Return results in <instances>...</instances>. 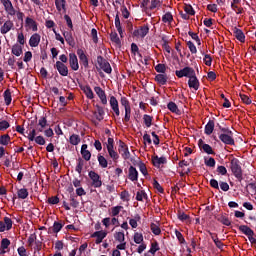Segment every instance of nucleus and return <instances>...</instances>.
Wrapping results in <instances>:
<instances>
[{
  "instance_id": "40",
  "label": "nucleus",
  "mask_w": 256,
  "mask_h": 256,
  "mask_svg": "<svg viewBox=\"0 0 256 256\" xmlns=\"http://www.w3.org/2000/svg\"><path fill=\"white\" fill-rule=\"evenodd\" d=\"M114 239L118 241V243L125 242V232H115Z\"/></svg>"
},
{
  "instance_id": "11",
  "label": "nucleus",
  "mask_w": 256,
  "mask_h": 256,
  "mask_svg": "<svg viewBox=\"0 0 256 256\" xmlns=\"http://www.w3.org/2000/svg\"><path fill=\"white\" fill-rule=\"evenodd\" d=\"M54 67L62 77H67V75H69V68L67 65L63 64V62L57 61Z\"/></svg>"
},
{
  "instance_id": "63",
  "label": "nucleus",
  "mask_w": 256,
  "mask_h": 256,
  "mask_svg": "<svg viewBox=\"0 0 256 256\" xmlns=\"http://www.w3.org/2000/svg\"><path fill=\"white\" fill-rule=\"evenodd\" d=\"M205 65H207V67H211V63H213V58H211V55L206 54L204 55V59H203Z\"/></svg>"
},
{
  "instance_id": "22",
  "label": "nucleus",
  "mask_w": 256,
  "mask_h": 256,
  "mask_svg": "<svg viewBox=\"0 0 256 256\" xmlns=\"http://www.w3.org/2000/svg\"><path fill=\"white\" fill-rule=\"evenodd\" d=\"M128 179L133 182L139 180V172L133 166H130L128 169Z\"/></svg>"
},
{
  "instance_id": "61",
  "label": "nucleus",
  "mask_w": 256,
  "mask_h": 256,
  "mask_svg": "<svg viewBox=\"0 0 256 256\" xmlns=\"http://www.w3.org/2000/svg\"><path fill=\"white\" fill-rule=\"evenodd\" d=\"M70 205L74 209H77V207H79V201H77L74 195H70Z\"/></svg>"
},
{
  "instance_id": "47",
  "label": "nucleus",
  "mask_w": 256,
  "mask_h": 256,
  "mask_svg": "<svg viewBox=\"0 0 256 256\" xmlns=\"http://www.w3.org/2000/svg\"><path fill=\"white\" fill-rule=\"evenodd\" d=\"M184 11L187 15H195V9H193L191 4H185Z\"/></svg>"
},
{
  "instance_id": "21",
  "label": "nucleus",
  "mask_w": 256,
  "mask_h": 256,
  "mask_svg": "<svg viewBox=\"0 0 256 256\" xmlns=\"http://www.w3.org/2000/svg\"><path fill=\"white\" fill-rule=\"evenodd\" d=\"M15 27V24L11 20H7L0 28V32L2 35H7L11 29Z\"/></svg>"
},
{
  "instance_id": "26",
  "label": "nucleus",
  "mask_w": 256,
  "mask_h": 256,
  "mask_svg": "<svg viewBox=\"0 0 256 256\" xmlns=\"http://www.w3.org/2000/svg\"><path fill=\"white\" fill-rule=\"evenodd\" d=\"M25 27L28 29H32V31H37V22L33 20V18L27 17L25 20Z\"/></svg>"
},
{
  "instance_id": "36",
  "label": "nucleus",
  "mask_w": 256,
  "mask_h": 256,
  "mask_svg": "<svg viewBox=\"0 0 256 256\" xmlns=\"http://www.w3.org/2000/svg\"><path fill=\"white\" fill-rule=\"evenodd\" d=\"M69 143L71 145H78L81 143V137L77 134H72L69 138Z\"/></svg>"
},
{
  "instance_id": "42",
  "label": "nucleus",
  "mask_w": 256,
  "mask_h": 256,
  "mask_svg": "<svg viewBox=\"0 0 256 256\" xmlns=\"http://www.w3.org/2000/svg\"><path fill=\"white\" fill-rule=\"evenodd\" d=\"M163 23H172L173 22V14L171 12H167L162 16Z\"/></svg>"
},
{
  "instance_id": "48",
  "label": "nucleus",
  "mask_w": 256,
  "mask_h": 256,
  "mask_svg": "<svg viewBox=\"0 0 256 256\" xmlns=\"http://www.w3.org/2000/svg\"><path fill=\"white\" fill-rule=\"evenodd\" d=\"M9 245H11V240L8 238H3L0 243L1 249H9Z\"/></svg>"
},
{
  "instance_id": "1",
  "label": "nucleus",
  "mask_w": 256,
  "mask_h": 256,
  "mask_svg": "<svg viewBox=\"0 0 256 256\" xmlns=\"http://www.w3.org/2000/svg\"><path fill=\"white\" fill-rule=\"evenodd\" d=\"M218 127V139L224 145H235V139L233 138V131L228 127H223L221 124H217Z\"/></svg>"
},
{
  "instance_id": "38",
  "label": "nucleus",
  "mask_w": 256,
  "mask_h": 256,
  "mask_svg": "<svg viewBox=\"0 0 256 256\" xmlns=\"http://www.w3.org/2000/svg\"><path fill=\"white\" fill-rule=\"evenodd\" d=\"M2 222H4V225L6 227V231H11V229H13V220H11V218L4 217Z\"/></svg>"
},
{
  "instance_id": "7",
  "label": "nucleus",
  "mask_w": 256,
  "mask_h": 256,
  "mask_svg": "<svg viewBox=\"0 0 256 256\" xmlns=\"http://www.w3.org/2000/svg\"><path fill=\"white\" fill-rule=\"evenodd\" d=\"M175 75L178 77V79H182V77H188L189 79L190 76L195 75V70L189 66H186L181 70H176Z\"/></svg>"
},
{
  "instance_id": "53",
  "label": "nucleus",
  "mask_w": 256,
  "mask_h": 256,
  "mask_svg": "<svg viewBox=\"0 0 256 256\" xmlns=\"http://www.w3.org/2000/svg\"><path fill=\"white\" fill-rule=\"evenodd\" d=\"M11 127V124L7 120L0 121V131H7Z\"/></svg>"
},
{
  "instance_id": "16",
  "label": "nucleus",
  "mask_w": 256,
  "mask_h": 256,
  "mask_svg": "<svg viewBox=\"0 0 256 256\" xmlns=\"http://www.w3.org/2000/svg\"><path fill=\"white\" fill-rule=\"evenodd\" d=\"M77 55L80 59V63L83 65V67H85V69H87V67H89V58H87V55H85V51L79 48L77 50Z\"/></svg>"
},
{
  "instance_id": "60",
  "label": "nucleus",
  "mask_w": 256,
  "mask_h": 256,
  "mask_svg": "<svg viewBox=\"0 0 256 256\" xmlns=\"http://www.w3.org/2000/svg\"><path fill=\"white\" fill-rule=\"evenodd\" d=\"M123 121L125 123H129L131 121V108H126L125 109V116H124Z\"/></svg>"
},
{
  "instance_id": "18",
  "label": "nucleus",
  "mask_w": 256,
  "mask_h": 256,
  "mask_svg": "<svg viewBox=\"0 0 256 256\" xmlns=\"http://www.w3.org/2000/svg\"><path fill=\"white\" fill-rule=\"evenodd\" d=\"M110 107L117 117L121 115V111L119 110V101H117L115 96L110 97Z\"/></svg>"
},
{
  "instance_id": "23",
  "label": "nucleus",
  "mask_w": 256,
  "mask_h": 256,
  "mask_svg": "<svg viewBox=\"0 0 256 256\" xmlns=\"http://www.w3.org/2000/svg\"><path fill=\"white\" fill-rule=\"evenodd\" d=\"M81 91L86 95L87 99H94L95 94L89 85H80Z\"/></svg>"
},
{
  "instance_id": "3",
  "label": "nucleus",
  "mask_w": 256,
  "mask_h": 256,
  "mask_svg": "<svg viewBox=\"0 0 256 256\" xmlns=\"http://www.w3.org/2000/svg\"><path fill=\"white\" fill-rule=\"evenodd\" d=\"M230 169L237 181L241 183V181H243V167H241V163L238 161H231Z\"/></svg>"
},
{
  "instance_id": "52",
  "label": "nucleus",
  "mask_w": 256,
  "mask_h": 256,
  "mask_svg": "<svg viewBox=\"0 0 256 256\" xmlns=\"http://www.w3.org/2000/svg\"><path fill=\"white\" fill-rule=\"evenodd\" d=\"M61 229H63V224L55 221L52 227V231L53 233H59V231H61Z\"/></svg>"
},
{
  "instance_id": "2",
  "label": "nucleus",
  "mask_w": 256,
  "mask_h": 256,
  "mask_svg": "<svg viewBox=\"0 0 256 256\" xmlns=\"http://www.w3.org/2000/svg\"><path fill=\"white\" fill-rule=\"evenodd\" d=\"M0 2L2 3L7 15H10V17H17L18 21H22L23 22V17H25V14L21 11L15 10V7H13V3L11 2V0H0Z\"/></svg>"
},
{
  "instance_id": "8",
  "label": "nucleus",
  "mask_w": 256,
  "mask_h": 256,
  "mask_svg": "<svg viewBox=\"0 0 256 256\" xmlns=\"http://www.w3.org/2000/svg\"><path fill=\"white\" fill-rule=\"evenodd\" d=\"M114 143H115V140H113V138H108V144H106V148H107V151H108L111 159L116 161V159H119V154L113 148Z\"/></svg>"
},
{
  "instance_id": "55",
  "label": "nucleus",
  "mask_w": 256,
  "mask_h": 256,
  "mask_svg": "<svg viewBox=\"0 0 256 256\" xmlns=\"http://www.w3.org/2000/svg\"><path fill=\"white\" fill-rule=\"evenodd\" d=\"M17 43H19V45H25V35L23 34V32H18L17 33Z\"/></svg>"
},
{
  "instance_id": "31",
  "label": "nucleus",
  "mask_w": 256,
  "mask_h": 256,
  "mask_svg": "<svg viewBox=\"0 0 256 256\" xmlns=\"http://www.w3.org/2000/svg\"><path fill=\"white\" fill-rule=\"evenodd\" d=\"M217 221H219V223H222V225H225L226 227H231V220H229V217L223 214L217 216Z\"/></svg>"
},
{
  "instance_id": "6",
  "label": "nucleus",
  "mask_w": 256,
  "mask_h": 256,
  "mask_svg": "<svg viewBox=\"0 0 256 256\" xmlns=\"http://www.w3.org/2000/svg\"><path fill=\"white\" fill-rule=\"evenodd\" d=\"M97 63L100 69L104 71V73H107L109 75L113 71V69L111 68V64H109V62L105 58H103V56L97 57Z\"/></svg>"
},
{
  "instance_id": "10",
  "label": "nucleus",
  "mask_w": 256,
  "mask_h": 256,
  "mask_svg": "<svg viewBox=\"0 0 256 256\" xmlns=\"http://www.w3.org/2000/svg\"><path fill=\"white\" fill-rule=\"evenodd\" d=\"M198 147L203 153H207V155H215V151H213V147L211 145L206 144L203 139L198 141Z\"/></svg>"
},
{
  "instance_id": "49",
  "label": "nucleus",
  "mask_w": 256,
  "mask_h": 256,
  "mask_svg": "<svg viewBox=\"0 0 256 256\" xmlns=\"http://www.w3.org/2000/svg\"><path fill=\"white\" fill-rule=\"evenodd\" d=\"M121 209H123V206H115L111 208V216L117 217L119 213H121Z\"/></svg>"
},
{
  "instance_id": "12",
  "label": "nucleus",
  "mask_w": 256,
  "mask_h": 256,
  "mask_svg": "<svg viewBox=\"0 0 256 256\" xmlns=\"http://www.w3.org/2000/svg\"><path fill=\"white\" fill-rule=\"evenodd\" d=\"M118 152L123 157V159H129L130 157L129 148L127 147V144H125V142L123 141L119 142Z\"/></svg>"
},
{
  "instance_id": "41",
  "label": "nucleus",
  "mask_w": 256,
  "mask_h": 256,
  "mask_svg": "<svg viewBox=\"0 0 256 256\" xmlns=\"http://www.w3.org/2000/svg\"><path fill=\"white\" fill-rule=\"evenodd\" d=\"M4 101L6 105H11V101H13L11 98V90L7 89L4 91Z\"/></svg>"
},
{
  "instance_id": "28",
  "label": "nucleus",
  "mask_w": 256,
  "mask_h": 256,
  "mask_svg": "<svg viewBox=\"0 0 256 256\" xmlns=\"http://www.w3.org/2000/svg\"><path fill=\"white\" fill-rule=\"evenodd\" d=\"M154 79L158 85H167L169 77H167V74H157Z\"/></svg>"
},
{
  "instance_id": "64",
  "label": "nucleus",
  "mask_w": 256,
  "mask_h": 256,
  "mask_svg": "<svg viewBox=\"0 0 256 256\" xmlns=\"http://www.w3.org/2000/svg\"><path fill=\"white\" fill-rule=\"evenodd\" d=\"M48 203H49V205H57L59 203V197L52 196V197L48 198Z\"/></svg>"
},
{
  "instance_id": "43",
  "label": "nucleus",
  "mask_w": 256,
  "mask_h": 256,
  "mask_svg": "<svg viewBox=\"0 0 256 256\" xmlns=\"http://www.w3.org/2000/svg\"><path fill=\"white\" fill-rule=\"evenodd\" d=\"M9 141H11L9 134H4L0 137V145H9Z\"/></svg>"
},
{
  "instance_id": "15",
  "label": "nucleus",
  "mask_w": 256,
  "mask_h": 256,
  "mask_svg": "<svg viewBox=\"0 0 256 256\" xmlns=\"http://www.w3.org/2000/svg\"><path fill=\"white\" fill-rule=\"evenodd\" d=\"M94 91H95L96 95L99 97L102 105H107V94H105V90H103L99 86H96V87H94Z\"/></svg>"
},
{
  "instance_id": "27",
  "label": "nucleus",
  "mask_w": 256,
  "mask_h": 256,
  "mask_svg": "<svg viewBox=\"0 0 256 256\" xmlns=\"http://www.w3.org/2000/svg\"><path fill=\"white\" fill-rule=\"evenodd\" d=\"M215 131V121L209 120L208 123L205 125L204 133L206 135H211Z\"/></svg>"
},
{
  "instance_id": "14",
  "label": "nucleus",
  "mask_w": 256,
  "mask_h": 256,
  "mask_svg": "<svg viewBox=\"0 0 256 256\" xmlns=\"http://www.w3.org/2000/svg\"><path fill=\"white\" fill-rule=\"evenodd\" d=\"M96 110L93 111V115L95 116V119H97V121H103V119H105V109H103L102 106H100L99 104L95 105Z\"/></svg>"
},
{
  "instance_id": "58",
  "label": "nucleus",
  "mask_w": 256,
  "mask_h": 256,
  "mask_svg": "<svg viewBox=\"0 0 256 256\" xmlns=\"http://www.w3.org/2000/svg\"><path fill=\"white\" fill-rule=\"evenodd\" d=\"M175 235L179 241V243L181 245H185L186 241H185V237H183V234L181 232H179L178 230L175 231Z\"/></svg>"
},
{
  "instance_id": "32",
  "label": "nucleus",
  "mask_w": 256,
  "mask_h": 256,
  "mask_svg": "<svg viewBox=\"0 0 256 256\" xmlns=\"http://www.w3.org/2000/svg\"><path fill=\"white\" fill-rule=\"evenodd\" d=\"M110 40L112 41V43H115L118 47H121V39L119 38L117 32L110 33Z\"/></svg>"
},
{
  "instance_id": "54",
  "label": "nucleus",
  "mask_w": 256,
  "mask_h": 256,
  "mask_svg": "<svg viewBox=\"0 0 256 256\" xmlns=\"http://www.w3.org/2000/svg\"><path fill=\"white\" fill-rule=\"evenodd\" d=\"M239 97L245 105H251L252 101L251 98H249V96L245 94H239Z\"/></svg>"
},
{
  "instance_id": "30",
  "label": "nucleus",
  "mask_w": 256,
  "mask_h": 256,
  "mask_svg": "<svg viewBox=\"0 0 256 256\" xmlns=\"http://www.w3.org/2000/svg\"><path fill=\"white\" fill-rule=\"evenodd\" d=\"M12 55H15V57H21V55H23V46L14 44L12 46Z\"/></svg>"
},
{
  "instance_id": "50",
  "label": "nucleus",
  "mask_w": 256,
  "mask_h": 256,
  "mask_svg": "<svg viewBox=\"0 0 256 256\" xmlns=\"http://www.w3.org/2000/svg\"><path fill=\"white\" fill-rule=\"evenodd\" d=\"M142 241H143V234L139 232L134 233V242L137 245H141Z\"/></svg>"
},
{
  "instance_id": "24",
  "label": "nucleus",
  "mask_w": 256,
  "mask_h": 256,
  "mask_svg": "<svg viewBox=\"0 0 256 256\" xmlns=\"http://www.w3.org/2000/svg\"><path fill=\"white\" fill-rule=\"evenodd\" d=\"M39 43H41V35L37 33L33 34L29 40L30 47H39Z\"/></svg>"
},
{
  "instance_id": "45",
  "label": "nucleus",
  "mask_w": 256,
  "mask_h": 256,
  "mask_svg": "<svg viewBox=\"0 0 256 256\" xmlns=\"http://www.w3.org/2000/svg\"><path fill=\"white\" fill-rule=\"evenodd\" d=\"M155 71L157 73L165 74V71H167V66L165 64H157L155 66Z\"/></svg>"
},
{
  "instance_id": "4",
  "label": "nucleus",
  "mask_w": 256,
  "mask_h": 256,
  "mask_svg": "<svg viewBox=\"0 0 256 256\" xmlns=\"http://www.w3.org/2000/svg\"><path fill=\"white\" fill-rule=\"evenodd\" d=\"M238 229H239V231H241V233H243L244 235H246L248 237V239L252 245H256V239H255V237H253L255 235V232L253 231V229H251L247 225L238 226Z\"/></svg>"
},
{
  "instance_id": "20",
  "label": "nucleus",
  "mask_w": 256,
  "mask_h": 256,
  "mask_svg": "<svg viewBox=\"0 0 256 256\" xmlns=\"http://www.w3.org/2000/svg\"><path fill=\"white\" fill-rule=\"evenodd\" d=\"M232 33L234 35V37L240 41V43H245V33H243V30L237 28V27H233L232 28Z\"/></svg>"
},
{
  "instance_id": "33",
  "label": "nucleus",
  "mask_w": 256,
  "mask_h": 256,
  "mask_svg": "<svg viewBox=\"0 0 256 256\" xmlns=\"http://www.w3.org/2000/svg\"><path fill=\"white\" fill-rule=\"evenodd\" d=\"M138 221H141V216H140L139 214H136V215L134 216V218H131V219L129 220V225L132 227V229H137V227H138L137 222H138Z\"/></svg>"
},
{
  "instance_id": "9",
  "label": "nucleus",
  "mask_w": 256,
  "mask_h": 256,
  "mask_svg": "<svg viewBox=\"0 0 256 256\" xmlns=\"http://www.w3.org/2000/svg\"><path fill=\"white\" fill-rule=\"evenodd\" d=\"M148 34H149V26L144 25L134 30L132 33V36L141 37V39H145V37H147Z\"/></svg>"
},
{
  "instance_id": "34",
  "label": "nucleus",
  "mask_w": 256,
  "mask_h": 256,
  "mask_svg": "<svg viewBox=\"0 0 256 256\" xmlns=\"http://www.w3.org/2000/svg\"><path fill=\"white\" fill-rule=\"evenodd\" d=\"M18 199H27L29 197V191L27 188H21L17 191Z\"/></svg>"
},
{
  "instance_id": "35",
  "label": "nucleus",
  "mask_w": 256,
  "mask_h": 256,
  "mask_svg": "<svg viewBox=\"0 0 256 256\" xmlns=\"http://www.w3.org/2000/svg\"><path fill=\"white\" fill-rule=\"evenodd\" d=\"M160 249L161 248L159 247V242L155 240L154 242L151 243V247L148 253H151V255H155L157 251H160Z\"/></svg>"
},
{
  "instance_id": "37",
  "label": "nucleus",
  "mask_w": 256,
  "mask_h": 256,
  "mask_svg": "<svg viewBox=\"0 0 256 256\" xmlns=\"http://www.w3.org/2000/svg\"><path fill=\"white\" fill-rule=\"evenodd\" d=\"M143 121L146 127H151V125H153V117L149 114L143 115Z\"/></svg>"
},
{
  "instance_id": "39",
  "label": "nucleus",
  "mask_w": 256,
  "mask_h": 256,
  "mask_svg": "<svg viewBox=\"0 0 256 256\" xmlns=\"http://www.w3.org/2000/svg\"><path fill=\"white\" fill-rule=\"evenodd\" d=\"M167 107L171 113H176V115H179V107L177 104H175V102H169Z\"/></svg>"
},
{
  "instance_id": "62",
  "label": "nucleus",
  "mask_w": 256,
  "mask_h": 256,
  "mask_svg": "<svg viewBox=\"0 0 256 256\" xmlns=\"http://www.w3.org/2000/svg\"><path fill=\"white\" fill-rule=\"evenodd\" d=\"M37 241V234L33 233L28 238V246L33 247V244Z\"/></svg>"
},
{
  "instance_id": "25",
  "label": "nucleus",
  "mask_w": 256,
  "mask_h": 256,
  "mask_svg": "<svg viewBox=\"0 0 256 256\" xmlns=\"http://www.w3.org/2000/svg\"><path fill=\"white\" fill-rule=\"evenodd\" d=\"M63 36L66 43H68L70 47H75V39L73 38V34L71 32L65 31L63 32Z\"/></svg>"
},
{
  "instance_id": "13",
  "label": "nucleus",
  "mask_w": 256,
  "mask_h": 256,
  "mask_svg": "<svg viewBox=\"0 0 256 256\" xmlns=\"http://www.w3.org/2000/svg\"><path fill=\"white\" fill-rule=\"evenodd\" d=\"M69 65L72 71H79V59H77V55L75 53L69 54Z\"/></svg>"
},
{
  "instance_id": "5",
  "label": "nucleus",
  "mask_w": 256,
  "mask_h": 256,
  "mask_svg": "<svg viewBox=\"0 0 256 256\" xmlns=\"http://www.w3.org/2000/svg\"><path fill=\"white\" fill-rule=\"evenodd\" d=\"M88 177L91 179V185L94 187V189H99V187H102L103 181L101 180V176L95 171H90L88 173Z\"/></svg>"
},
{
  "instance_id": "17",
  "label": "nucleus",
  "mask_w": 256,
  "mask_h": 256,
  "mask_svg": "<svg viewBox=\"0 0 256 256\" xmlns=\"http://www.w3.org/2000/svg\"><path fill=\"white\" fill-rule=\"evenodd\" d=\"M188 87H190V89H194L195 91L199 90V79H197V75L194 72V75L190 76V78H188Z\"/></svg>"
},
{
  "instance_id": "59",
  "label": "nucleus",
  "mask_w": 256,
  "mask_h": 256,
  "mask_svg": "<svg viewBox=\"0 0 256 256\" xmlns=\"http://www.w3.org/2000/svg\"><path fill=\"white\" fill-rule=\"evenodd\" d=\"M187 47H188L189 51L192 53V55L197 53V47L195 46V44L192 41L187 42Z\"/></svg>"
},
{
  "instance_id": "29",
  "label": "nucleus",
  "mask_w": 256,
  "mask_h": 256,
  "mask_svg": "<svg viewBox=\"0 0 256 256\" xmlns=\"http://www.w3.org/2000/svg\"><path fill=\"white\" fill-rule=\"evenodd\" d=\"M87 144H83L81 147V155L84 160L90 161L91 160V152L87 150Z\"/></svg>"
},
{
  "instance_id": "57",
  "label": "nucleus",
  "mask_w": 256,
  "mask_h": 256,
  "mask_svg": "<svg viewBox=\"0 0 256 256\" xmlns=\"http://www.w3.org/2000/svg\"><path fill=\"white\" fill-rule=\"evenodd\" d=\"M178 219L179 221H189V219H191V217L187 214H185V212H178Z\"/></svg>"
},
{
  "instance_id": "44",
  "label": "nucleus",
  "mask_w": 256,
  "mask_h": 256,
  "mask_svg": "<svg viewBox=\"0 0 256 256\" xmlns=\"http://www.w3.org/2000/svg\"><path fill=\"white\" fill-rule=\"evenodd\" d=\"M150 229H151L153 234L161 235V228L159 227V225H157L155 223H151Z\"/></svg>"
},
{
  "instance_id": "51",
  "label": "nucleus",
  "mask_w": 256,
  "mask_h": 256,
  "mask_svg": "<svg viewBox=\"0 0 256 256\" xmlns=\"http://www.w3.org/2000/svg\"><path fill=\"white\" fill-rule=\"evenodd\" d=\"M153 187L158 191V193H165V190L162 188L161 184L157 180H153L152 182Z\"/></svg>"
},
{
  "instance_id": "56",
  "label": "nucleus",
  "mask_w": 256,
  "mask_h": 256,
  "mask_svg": "<svg viewBox=\"0 0 256 256\" xmlns=\"http://www.w3.org/2000/svg\"><path fill=\"white\" fill-rule=\"evenodd\" d=\"M121 106L124 107V109H130L131 108V104H129V100L127 99V97H122L120 100Z\"/></svg>"
},
{
  "instance_id": "46",
  "label": "nucleus",
  "mask_w": 256,
  "mask_h": 256,
  "mask_svg": "<svg viewBox=\"0 0 256 256\" xmlns=\"http://www.w3.org/2000/svg\"><path fill=\"white\" fill-rule=\"evenodd\" d=\"M162 47L166 53H171V46H169V41L165 37L162 38Z\"/></svg>"
},
{
  "instance_id": "19",
  "label": "nucleus",
  "mask_w": 256,
  "mask_h": 256,
  "mask_svg": "<svg viewBox=\"0 0 256 256\" xmlns=\"http://www.w3.org/2000/svg\"><path fill=\"white\" fill-rule=\"evenodd\" d=\"M92 238L96 237V245H100V243H103V240L105 239V237H107V232L105 231H96L93 234H91Z\"/></svg>"
}]
</instances>
